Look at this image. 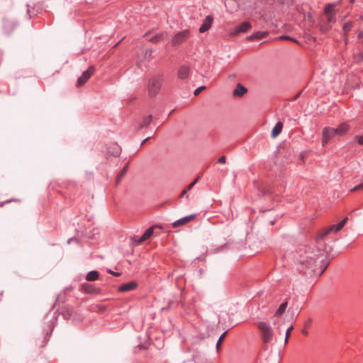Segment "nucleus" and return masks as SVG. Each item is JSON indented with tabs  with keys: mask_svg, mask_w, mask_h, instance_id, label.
I'll return each instance as SVG.
<instances>
[{
	"mask_svg": "<svg viewBox=\"0 0 363 363\" xmlns=\"http://www.w3.org/2000/svg\"><path fill=\"white\" fill-rule=\"evenodd\" d=\"M281 40H291V41H293V42H297L295 39L289 37V36H286V35H284V36H281L280 38Z\"/></svg>",
	"mask_w": 363,
	"mask_h": 363,
	"instance_id": "7c9ffc66",
	"label": "nucleus"
},
{
	"mask_svg": "<svg viewBox=\"0 0 363 363\" xmlns=\"http://www.w3.org/2000/svg\"><path fill=\"white\" fill-rule=\"evenodd\" d=\"M152 55V50H143L142 52L138 55V65H140V63H142L144 60H145L147 58H150Z\"/></svg>",
	"mask_w": 363,
	"mask_h": 363,
	"instance_id": "2eb2a0df",
	"label": "nucleus"
},
{
	"mask_svg": "<svg viewBox=\"0 0 363 363\" xmlns=\"http://www.w3.org/2000/svg\"><path fill=\"white\" fill-rule=\"evenodd\" d=\"M213 20V18L211 16H206L199 28L200 33H204L208 30L211 27Z\"/></svg>",
	"mask_w": 363,
	"mask_h": 363,
	"instance_id": "9d476101",
	"label": "nucleus"
},
{
	"mask_svg": "<svg viewBox=\"0 0 363 363\" xmlns=\"http://www.w3.org/2000/svg\"><path fill=\"white\" fill-rule=\"evenodd\" d=\"M359 143L360 145H363V135L359 137Z\"/></svg>",
	"mask_w": 363,
	"mask_h": 363,
	"instance_id": "72a5a7b5",
	"label": "nucleus"
},
{
	"mask_svg": "<svg viewBox=\"0 0 363 363\" xmlns=\"http://www.w3.org/2000/svg\"><path fill=\"white\" fill-rule=\"evenodd\" d=\"M347 220V217H345L339 224L337 225H333L329 227L328 228L323 230L321 232H320L318 235V238L322 239L329 233L332 232L337 233L339 230H340L344 225H345L346 222Z\"/></svg>",
	"mask_w": 363,
	"mask_h": 363,
	"instance_id": "7ed1b4c3",
	"label": "nucleus"
},
{
	"mask_svg": "<svg viewBox=\"0 0 363 363\" xmlns=\"http://www.w3.org/2000/svg\"><path fill=\"white\" fill-rule=\"evenodd\" d=\"M337 136L334 133L333 128L325 127L322 131V145L325 146L330 140Z\"/></svg>",
	"mask_w": 363,
	"mask_h": 363,
	"instance_id": "423d86ee",
	"label": "nucleus"
},
{
	"mask_svg": "<svg viewBox=\"0 0 363 363\" xmlns=\"http://www.w3.org/2000/svg\"><path fill=\"white\" fill-rule=\"evenodd\" d=\"M108 272H109V273H111V274H113V275H115V276H118V275L119 274L118 273L113 272H112V271H111V270H108Z\"/></svg>",
	"mask_w": 363,
	"mask_h": 363,
	"instance_id": "c9c22d12",
	"label": "nucleus"
},
{
	"mask_svg": "<svg viewBox=\"0 0 363 363\" xmlns=\"http://www.w3.org/2000/svg\"><path fill=\"white\" fill-rule=\"evenodd\" d=\"M153 228L154 227H151L146 230L143 235L136 241L137 243L140 245L145 240L149 239L153 234Z\"/></svg>",
	"mask_w": 363,
	"mask_h": 363,
	"instance_id": "dca6fc26",
	"label": "nucleus"
},
{
	"mask_svg": "<svg viewBox=\"0 0 363 363\" xmlns=\"http://www.w3.org/2000/svg\"><path fill=\"white\" fill-rule=\"evenodd\" d=\"M267 35V33L264 32H257L252 35L250 37H249L250 40L252 39H261L264 38Z\"/></svg>",
	"mask_w": 363,
	"mask_h": 363,
	"instance_id": "4be33fe9",
	"label": "nucleus"
},
{
	"mask_svg": "<svg viewBox=\"0 0 363 363\" xmlns=\"http://www.w3.org/2000/svg\"><path fill=\"white\" fill-rule=\"evenodd\" d=\"M195 218V215H190L186 217H184L179 220H176L174 223H173L172 225L174 228L179 227L180 225H184L186 224L189 222H191Z\"/></svg>",
	"mask_w": 363,
	"mask_h": 363,
	"instance_id": "9b49d317",
	"label": "nucleus"
},
{
	"mask_svg": "<svg viewBox=\"0 0 363 363\" xmlns=\"http://www.w3.org/2000/svg\"><path fill=\"white\" fill-rule=\"evenodd\" d=\"M83 289L87 293H93L94 292L93 286L90 284H84Z\"/></svg>",
	"mask_w": 363,
	"mask_h": 363,
	"instance_id": "cd10ccee",
	"label": "nucleus"
},
{
	"mask_svg": "<svg viewBox=\"0 0 363 363\" xmlns=\"http://www.w3.org/2000/svg\"><path fill=\"white\" fill-rule=\"evenodd\" d=\"M226 334H227V332H225L219 337V339H218V340L217 342V344H216V348H217L218 351H219L220 345L222 344V342L223 341L224 338L225 337Z\"/></svg>",
	"mask_w": 363,
	"mask_h": 363,
	"instance_id": "b1692460",
	"label": "nucleus"
},
{
	"mask_svg": "<svg viewBox=\"0 0 363 363\" xmlns=\"http://www.w3.org/2000/svg\"><path fill=\"white\" fill-rule=\"evenodd\" d=\"M152 120V116L151 115L144 117L139 125L140 128H144L147 127L150 124Z\"/></svg>",
	"mask_w": 363,
	"mask_h": 363,
	"instance_id": "a211bd4d",
	"label": "nucleus"
},
{
	"mask_svg": "<svg viewBox=\"0 0 363 363\" xmlns=\"http://www.w3.org/2000/svg\"><path fill=\"white\" fill-rule=\"evenodd\" d=\"M162 34H157V35H155V36L152 37V38L150 39V41L151 43H155L159 42V41L162 39Z\"/></svg>",
	"mask_w": 363,
	"mask_h": 363,
	"instance_id": "bb28decb",
	"label": "nucleus"
},
{
	"mask_svg": "<svg viewBox=\"0 0 363 363\" xmlns=\"http://www.w3.org/2000/svg\"><path fill=\"white\" fill-rule=\"evenodd\" d=\"M128 169V164H126L118 174L116 178V184H118L121 179V178L125 174Z\"/></svg>",
	"mask_w": 363,
	"mask_h": 363,
	"instance_id": "5701e85b",
	"label": "nucleus"
},
{
	"mask_svg": "<svg viewBox=\"0 0 363 363\" xmlns=\"http://www.w3.org/2000/svg\"><path fill=\"white\" fill-rule=\"evenodd\" d=\"M251 28V25L248 22H243L239 26L235 28L234 30L231 33V35L235 36L240 33H245Z\"/></svg>",
	"mask_w": 363,
	"mask_h": 363,
	"instance_id": "6e6552de",
	"label": "nucleus"
},
{
	"mask_svg": "<svg viewBox=\"0 0 363 363\" xmlns=\"http://www.w3.org/2000/svg\"><path fill=\"white\" fill-rule=\"evenodd\" d=\"M300 95V93H298L297 95H296V96L294 97V100H296V99H298V97Z\"/></svg>",
	"mask_w": 363,
	"mask_h": 363,
	"instance_id": "58836bf2",
	"label": "nucleus"
},
{
	"mask_svg": "<svg viewBox=\"0 0 363 363\" xmlns=\"http://www.w3.org/2000/svg\"><path fill=\"white\" fill-rule=\"evenodd\" d=\"M363 189V183L355 186L354 188L352 189H351V191L352 192H355V191H359V190H362Z\"/></svg>",
	"mask_w": 363,
	"mask_h": 363,
	"instance_id": "c85d7f7f",
	"label": "nucleus"
},
{
	"mask_svg": "<svg viewBox=\"0 0 363 363\" xmlns=\"http://www.w3.org/2000/svg\"><path fill=\"white\" fill-rule=\"evenodd\" d=\"M199 177L196 178L191 184H189L182 192L181 196H184L188 191L191 190L193 186L197 183Z\"/></svg>",
	"mask_w": 363,
	"mask_h": 363,
	"instance_id": "aec40b11",
	"label": "nucleus"
},
{
	"mask_svg": "<svg viewBox=\"0 0 363 363\" xmlns=\"http://www.w3.org/2000/svg\"><path fill=\"white\" fill-rule=\"evenodd\" d=\"M354 0H350L351 2H354Z\"/></svg>",
	"mask_w": 363,
	"mask_h": 363,
	"instance_id": "a19ab883",
	"label": "nucleus"
},
{
	"mask_svg": "<svg viewBox=\"0 0 363 363\" xmlns=\"http://www.w3.org/2000/svg\"><path fill=\"white\" fill-rule=\"evenodd\" d=\"M349 129H350L349 125L345 123L340 124L336 128H333L334 133H335V135L337 136H342V135H345L347 133V131L349 130Z\"/></svg>",
	"mask_w": 363,
	"mask_h": 363,
	"instance_id": "1a4fd4ad",
	"label": "nucleus"
},
{
	"mask_svg": "<svg viewBox=\"0 0 363 363\" xmlns=\"http://www.w3.org/2000/svg\"><path fill=\"white\" fill-rule=\"evenodd\" d=\"M247 89L239 83L233 91V96L236 97H242L247 93Z\"/></svg>",
	"mask_w": 363,
	"mask_h": 363,
	"instance_id": "4468645a",
	"label": "nucleus"
},
{
	"mask_svg": "<svg viewBox=\"0 0 363 363\" xmlns=\"http://www.w3.org/2000/svg\"><path fill=\"white\" fill-rule=\"evenodd\" d=\"M358 38H363V30L359 32V33L358 34Z\"/></svg>",
	"mask_w": 363,
	"mask_h": 363,
	"instance_id": "f704fd0d",
	"label": "nucleus"
},
{
	"mask_svg": "<svg viewBox=\"0 0 363 363\" xmlns=\"http://www.w3.org/2000/svg\"><path fill=\"white\" fill-rule=\"evenodd\" d=\"M138 286L135 281H130L128 283L121 285L118 288V291L121 292H126L135 289Z\"/></svg>",
	"mask_w": 363,
	"mask_h": 363,
	"instance_id": "f8f14e48",
	"label": "nucleus"
},
{
	"mask_svg": "<svg viewBox=\"0 0 363 363\" xmlns=\"http://www.w3.org/2000/svg\"><path fill=\"white\" fill-rule=\"evenodd\" d=\"M294 330V327L291 325L290 326L286 332V335H285V344H287L288 343V341H289V339L290 337V335H291V332Z\"/></svg>",
	"mask_w": 363,
	"mask_h": 363,
	"instance_id": "a878e982",
	"label": "nucleus"
},
{
	"mask_svg": "<svg viewBox=\"0 0 363 363\" xmlns=\"http://www.w3.org/2000/svg\"><path fill=\"white\" fill-rule=\"evenodd\" d=\"M356 59L357 61H363V52H360L357 57Z\"/></svg>",
	"mask_w": 363,
	"mask_h": 363,
	"instance_id": "2f4dec72",
	"label": "nucleus"
},
{
	"mask_svg": "<svg viewBox=\"0 0 363 363\" xmlns=\"http://www.w3.org/2000/svg\"><path fill=\"white\" fill-rule=\"evenodd\" d=\"M94 72V67L93 66L89 67L78 78L77 82V86H82L86 82L90 79Z\"/></svg>",
	"mask_w": 363,
	"mask_h": 363,
	"instance_id": "39448f33",
	"label": "nucleus"
},
{
	"mask_svg": "<svg viewBox=\"0 0 363 363\" xmlns=\"http://www.w3.org/2000/svg\"><path fill=\"white\" fill-rule=\"evenodd\" d=\"M162 82V77L160 76H153L149 79L147 89L150 95L155 96L159 92Z\"/></svg>",
	"mask_w": 363,
	"mask_h": 363,
	"instance_id": "f03ea898",
	"label": "nucleus"
},
{
	"mask_svg": "<svg viewBox=\"0 0 363 363\" xmlns=\"http://www.w3.org/2000/svg\"><path fill=\"white\" fill-rule=\"evenodd\" d=\"M218 162L219 163H220V164H224V163H225V156H222V157H220L218 159Z\"/></svg>",
	"mask_w": 363,
	"mask_h": 363,
	"instance_id": "473e14b6",
	"label": "nucleus"
},
{
	"mask_svg": "<svg viewBox=\"0 0 363 363\" xmlns=\"http://www.w3.org/2000/svg\"><path fill=\"white\" fill-rule=\"evenodd\" d=\"M189 75V67L186 65H183L179 67L178 72H177V77L180 79H186L188 78Z\"/></svg>",
	"mask_w": 363,
	"mask_h": 363,
	"instance_id": "ddd939ff",
	"label": "nucleus"
},
{
	"mask_svg": "<svg viewBox=\"0 0 363 363\" xmlns=\"http://www.w3.org/2000/svg\"><path fill=\"white\" fill-rule=\"evenodd\" d=\"M335 4H328L325 8V16L327 18V21L328 23H333L335 22Z\"/></svg>",
	"mask_w": 363,
	"mask_h": 363,
	"instance_id": "0eeeda50",
	"label": "nucleus"
},
{
	"mask_svg": "<svg viewBox=\"0 0 363 363\" xmlns=\"http://www.w3.org/2000/svg\"><path fill=\"white\" fill-rule=\"evenodd\" d=\"M257 328L260 331L263 342L269 343L273 338V330L271 325L264 321L257 323Z\"/></svg>",
	"mask_w": 363,
	"mask_h": 363,
	"instance_id": "f257e3e1",
	"label": "nucleus"
},
{
	"mask_svg": "<svg viewBox=\"0 0 363 363\" xmlns=\"http://www.w3.org/2000/svg\"><path fill=\"white\" fill-rule=\"evenodd\" d=\"M230 3H234V2H233V0H230V1H228V4H230Z\"/></svg>",
	"mask_w": 363,
	"mask_h": 363,
	"instance_id": "ea45409f",
	"label": "nucleus"
},
{
	"mask_svg": "<svg viewBox=\"0 0 363 363\" xmlns=\"http://www.w3.org/2000/svg\"><path fill=\"white\" fill-rule=\"evenodd\" d=\"M99 278V272L97 271L89 272L86 277V279L89 281H93Z\"/></svg>",
	"mask_w": 363,
	"mask_h": 363,
	"instance_id": "6ab92c4d",
	"label": "nucleus"
},
{
	"mask_svg": "<svg viewBox=\"0 0 363 363\" xmlns=\"http://www.w3.org/2000/svg\"><path fill=\"white\" fill-rule=\"evenodd\" d=\"M206 89V86H200L196 89L194 91V95L197 96L200 94V92Z\"/></svg>",
	"mask_w": 363,
	"mask_h": 363,
	"instance_id": "c756f323",
	"label": "nucleus"
},
{
	"mask_svg": "<svg viewBox=\"0 0 363 363\" xmlns=\"http://www.w3.org/2000/svg\"><path fill=\"white\" fill-rule=\"evenodd\" d=\"M352 24L351 22H347L343 26V31L345 33H347L352 28Z\"/></svg>",
	"mask_w": 363,
	"mask_h": 363,
	"instance_id": "393cba45",
	"label": "nucleus"
},
{
	"mask_svg": "<svg viewBox=\"0 0 363 363\" xmlns=\"http://www.w3.org/2000/svg\"><path fill=\"white\" fill-rule=\"evenodd\" d=\"M190 35V32L189 30H184L181 32H179L176 33L172 39V44L173 46H177L184 41H186Z\"/></svg>",
	"mask_w": 363,
	"mask_h": 363,
	"instance_id": "20e7f679",
	"label": "nucleus"
},
{
	"mask_svg": "<svg viewBox=\"0 0 363 363\" xmlns=\"http://www.w3.org/2000/svg\"><path fill=\"white\" fill-rule=\"evenodd\" d=\"M287 302L282 303L275 313V316H279L285 311L287 307Z\"/></svg>",
	"mask_w": 363,
	"mask_h": 363,
	"instance_id": "412c9836",
	"label": "nucleus"
},
{
	"mask_svg": "<svg viewBox=\"0 0 363 363\" xmlns=\"http://www.w3.org/2000/svg\"><path fill=\"white\" fill-rule=\"evenodd\" d=\"M149 139V138H146L145 140H144L143 142H142V145H144L145 143V142Z\"/></svg>",
	"mask_w": 363,
	"mask_h": 363,
	"instance_id": "4c0bfd02",
	"label": "nucleus"
},
{
	"mask_svg": "<svg viewBox=\"0 0 363 363\" xmlns=\"http://www.w3.org/2000/svg\"><path fill=\"white\" fill-rule=\"evenodd\" d=\"M302 333H303V334H304V335H306L308 334V332H307V330H302Z\"/></svg>",
	"mask_w": 363,
	"mask_h": 363,
	"instance_id": "e433bc0d",
	"label": "nucleus"
},
{
	"mask_svg": "<svg viewBox=\"0 0 363 363\" xmlns=\"http://www.w3.org/2000/svg\"><path fill=\"white\" fill-rule=\"evenodd\" d=\"M283 128V123L278 122L272 130L271 136L272 138H277L281 132Z\"/></svg>",
	"mask_w": 363,
	"mask_h": 363,
	"instance_id": "f3484780",
	"label": "nucleus"
}]
</instances>
